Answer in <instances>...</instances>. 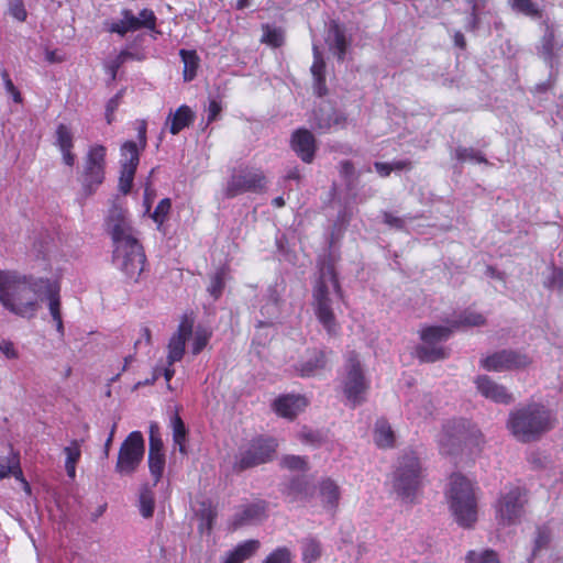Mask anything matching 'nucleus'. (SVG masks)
I'll list each match as a JSON object with an SVG mask.
<instances>
[{
	"mask_svg": "<svg viewBox=\"0 0 563 563\" xmlns=\"http://www.w3.org/2000/svg\"><path fill=\"white\" fill-rule=\"evenodd\" d=\"M106 231L112 240V261L129 282L137 283L144 269L146 256L126 208L113 203L104 219Z\"/></svg>",
	"mask_w": 563,
	"mask_h": 563,
	"instance_id": "f257e3e1",
	"label": "nucleus"
},
{
	"mask_svg": "<svg viewBox=\"0 0 563 563\" xmlns=\"http://www.w3.org/2000/svg\"><path fill=\"white\" fill-rule=\"evenodd\" d=\"M44 278L22 275L14 271H0V302L11 313L32 319L40 303L38 292Z\"/></svg>",
	"mask_w": 563,
	"mask_h": 563,
	"instance_id": "f03ea898",
	"label": "nucleus"
},
{
	"mask_svg": "<svg viewBox=\"0 0 563 563\" xmlns=\"http://www.w3.org/2000/svg\"><path fill=\"white\" fill-rule=\"evenodd\" d=\"M556 424V417L552 410L541 402L531 401L519 405L512 409L506 427L516 440L530 443L539 440L551 431Z\"/></svg>",
	"mask_w": 563,
	"mask_h": 563,
	"instance_id": "7ed1b4c3",
	"label": "nucleus"
},
{
	"mask_svg": "<svg viewBox=\"0 0 563 563\" xmlns=\"http://www.w3.org/2000/svg\"><path fill=\"white\" fill-rule=\"evenodd\" d=\"M314 312L329 334L336 333L338 323L333 313L334 299L341 298V288L330 255L318 262V273L312 290Z\"/></svg>",
	"mask_w": 563,
	"mask_h": 563,
	"instance_id": "20e7f679",
	"label": "nucleus"
},
{
	"mask_svg": "<svg viewBox=\"0 0 563 563\" xmlns=\"http://www.w3.org/2000/svg\"><path fill=\"white\" fill-rule=\"evenodd\" d=\"M424 478V471L416 452L404 451L396 464L391 476L394 493L404 503H415Z\"/></svg>",
	"mask_w": 563,
	"mask_h": 563,
	"instance_id": "39448f33",
	"label": "nucleus"
},
{
	"mask_svg": "<svg viewBox=\"0 0 563 563\" xmlns=\"http://www.w3.org/2000/svg\"><path fill=\"white\" fill-rule=\"evenodd\" d=\"M450 509L455 521L470 528L477 520V498L473 484L461 474H453L446 492Z\"/></svg>",
	"mask_w": 563,
	"mask_h": 563,
	"instance_id": "423d86ee",
	"label": "nucleus"
},
{
	"mask_svg": "<svg viewBox=\"0 0 563 563\" xmlns=\"http://www.w3.org/2000/svg\"><path fill=\"white\" fill-rule=\"evenodd\" d=\"M278 443L272 437L258 435L241 445L234 455L232 470L242 473L246 470L269 463L274 460Z\"/></svg>",
	"mask_w": 563,
	"mask_h": 563,
	"instance_id": "0eeeda50",
	"label": "nucleus"
},
{
	"mask_svg": "<svg viewBox=\"0 0 563 563\" xmlns=\"http://www.w3.org/2000/svg\"><path fill=\"white\" fill-rule=\"evenodd\" d=\"M341 386L351 407L354 408L365 401L369 384L365 377L358 354L354 351H350L345 355Z\"/></svg>",
	"mask_w": 563,
	"mask_h": 563,
	"instance_id": "6e6552de",
	"label": "nucleus"
},
{
	"mask_svg": "<svg viewBox=\"0 0 563 563\" xmlns=\"http://www.w3.org/2000/svg\"><path fill=\"white\" fill-rule=\"evenodd\" d=\"M452 333L450 324L424 328L420 334L423 343L416 350L418 358L428 363L446 358L449 351L439 343L445 342Z\"/></svg>",
	"mask_w": 563,
	"mask_h": 563,
	"instance_id": "1a4fd4ad",
	"label": "nucleus"
},
{
	"mask_svg": "<svg viewBox=\"0 0 563 563\" xmlns=\"http://www.w3.org/2000/svg\"><path fill=\"white\" fill-rule=\"evenodd\" d=\"M144 453L143 434L140 431L131 432L121 444L115 471L122 475L133 474L143 461Z\"/></svg>",
	"mask_w": 563,
	"mask_h": 563,
	"instance_id": "9d476101",
	"label": "nucleus"
},
{
	"mask_svg": "<svg viewBox=\"0 0 563 563\" xmlns=\"http://www.w3.org/2000/svg\"><path fill=\"white\" fill-rule=\"evenodd\" d=\"M527 504L526 490L521 487H510L503 494L497 505V518L504 526L515 525L520 521Z\"/></svg>",
	"mask_w": 563,
	"mask_h": 563,
	"instance_id": "9b49d317",
	"label": "nucleus"
},
{
	"mask_svg": "<svg viewBox=\"0 0 563 563\" xmlns=\"http://www.w3.org/2000/svg\"><path fill=\"white\" fill-rule=\"evenodd\" d=\"M266 179L262 172L252 168H242L234 172L230 177L224 195L227 198H234L245 192H262Z\"/></svg>",
	"mask_w": 563,
	"mask_h": 563,
	"instance_id": "f8f14e48",
	"label": "nucleus"
},
{
	"mask_svg": "<svg viewBox=\"0 0 563 563\" xmlns=\"http://www.w3.org/2000/svg\"><path fill=\"white\" fill-rule=\"evenodd\" d=\"M106 147L95 145L87 153L82 186L88 195H91L104 179Z\"/></svg>",
	"mask_w": 563,
	"mask_h": 563,
	"instance_id": "ddd939ff",
	"label": "nucleus"
},
{
	"mask_svg": "<svg viewBox=\"0 0 563 563\" xmlns=\"http://www.w3.org/2000/svg\"><path fill=\"white\" fill-rule=\"evenodd\" d=\"M530 363L528 355L515 350H501L481 360L482 367L492 372L520 369Z\"/></svg>",
	"mask_w": 563,
	"mask_h": 563,
	"instance_id": "4468645a",
	"label": "nucleus"
},
{
	"mask_svg": "<svg viewBox=\"0 0 563 563\" xmlns=\"http://www.w3.org/2000/svg\"><path fill=\"white\" fill-rule=\"evenodd\" d=\"M467 431V420L453 419L443 426L442 433L439 439L440 449L444 454H456L461 451L465 432Z\"/></svg>",
	"mask_w": 563,
	"mask_h": 563,
	"instance_id": "2eb2a0df",
	"label": "nucleus"
},
{
	"mask_svg": "<svg viewBox=\"0 0 563 563\" xmlns=\"http://www.w3.org/2000/svg\"><path fill=\"white\" fill-rule=\"evenodd\" d=\"M311 128L320 132H328L333 126L344 128L346 117L329 103H321L314 111L310 121Z\"/></svg>",
	"mask_w": 563,
	"mask_h": 563,
	"instance_id": "dca6fc26",
	"label": "nucleus"
},
{
	"mask_svg": "<svg viewBox=\"0 0 563 563\" xmlns=\"http://www.w3.org/2000/svg\"><path fill=\"white\" fill-rule=\"evenodd\" d=\"M330 354L331 352L327 350L308 349L295 368L301 377L314 376L327 367Z\"/></svg>",
	"mask_w": 563,
	"mask_h": 563,
	"instance_id": "f3484780",
	"label": "nucleus"
},
{
	"mask_svg": "<svg viewBox=\"0 0 563 563\" xmlns=\"http://www.w3.org/2000/svg\"><path fill=\"white\" fill-rule=\"evenodd\" d=\"M475 385L477 391L485 397L496 404L509 405L515 398L511 393L507 390V388L495 380H493L487 375H479L475 378Z\"/></svg>",
	"mask_w": 563,
	"mask_h": 563,
	"instance_id": "a211bd4d",
	"label": "nucleus"
},
{
	"mask_svg": "<svg viewBox=\"0 0 563 563\" xmlns=\"http://www.w3.org/2000/svg\"><path fill=\"white\" fill-rule=\"evenodd\" d=\"M192 330L194 321L185 317L178 325L177 332L173 334L168 343L167 363L169 366L183 358L186 341L192 334Z\"/></svg>",
	"mask_w": 563,
	"mask_h": 563,
	"instance_id": "6ab92c4d",
	"label": "nucleus"
},
{
	"mask_svg": "<svg viewBox=\"0 0 563 563\" xmlns=\"http://www.w3.org/2000/svg\"><path fill=\"white\" fill-rule=\"evenodd\" d=\"M325 42L329 49L336 56V59L344 62L351 45V38L346 36L345 26L336 20H331L328 25Z\"/></svg>",
	"mask_w": 563,
	"mask_h": 563,
	"instance_id": "aec40b11",
	"label": "nucleus"
},
{
	"mask_svg": "<svg viewBox=\"0 0 563 563\" xmlns=\"http://www.w3.org/2000/svg\"><path fill=\"white\" fill-rule=\"evenodd\" d=\"M291 148L302 162L311 163L317 150L313 134L307 129H298L291 135Z\"/></svg>",
	"mask_w": 563,
	"mask_h": 563,
	"instance_id": "412c9836",
	"label": "nucleus"
},
{
	"mask_svg": "<svg viewBox=\"0 0 563 563\" xmlns=\"http://www.w3.org/2000/svg\"><path fill=\"white\" fill-rule=\"evenodd\" d=\"M59 291L60 287L57 282L44 278L41 291L38 292V302L42 300L48 301V310L52 319L62 317Z\"/></svg>",
	"mask_w": 563,
	"mask_h": 563,
	"instance_id": "4be33fe9",
	"label": "nucleus"
},
{
	"mask_svg": "<svg viewBox=\"0 0 563 563\" xmlns=\"http://www.w3.org/2000/svg\"><path fill=\"white\" fill-rule=\"evenodd\" d=\"M306 405L305 397L300 395H285L274 401V409L279 416L294 419Z\"/></svg>",
	"mask_w": 563,
	"mask_h": 563,
	"instance_id": "5701e85b",
	"label": "nucleus"
},
{
	"mask_svg": "<svg viewBox=\"0 0 563 563\" xmlns=\"http://www.w3.org/2000/svg\"><path fill=\"white\" fill-rule=\"evenodd\" d=\"M265 518L264 503H255L245 505L238 511L232 520L233 529L258 522Z\"/></svg>",
	"mask_w": 563,
	"mask_h": 563,
	"instance_id": "b1692460",
	"label": "nucleus"
},
{
	"mask_svg": "<svg viewBox=\"0 0 563 563\" xmlns=\"http://www.w3.org/2000/svg\"><path fill=\"white\" fill-rule=\"evenodd\" d=\"M561 47L562 45L558 46L555 43L554 25L547 23L539 47V54L551 68L553 67V63L556 57V51Z\"/></svg>",
	"mask_w": 563,
	"mask_h": 563,
	"instance_id": "393cba45",
	"label": "nucleus"
},
{
	"mask_svg": "<svg viewBox=\"0 0 563 563\" xmlns=\"http://www.w3.org/2000/svg\"><path fill=\"white\" fill-rule=\"evenodd\" d=\"M258 540L251 539L239 543L232 551H229L222 563H242L252 558L260 549Z\"/></svg>",
	"mask_w": 563,
	"mask_h": 563,
	"instance_id": "a878e982",
	"label": "nucleus"
},
{
	"mask_svg": "<svg viewBox=\"0 0 563 563\" xmlns=\"http://www.w3.org/2000/svg\"><path fill=\"white\" fill-rule=\"evenodd\" d=\"M195 120L192 110L184 104L180 106L175 112H170L166 120V125L169 126V132L173 135L178 134L183 129L189 126Z\"/></svg>",
	"mask_w": 563,
	"mask_h": 563,
	"instance_id": "bb28decb",
	"label": "nucleus"
},
{
	"mask_svg": "<svg viewBox=\"0 0 563 563\" xmlns=\"http://www.w3.org/2000/svg\"><path fill=\"white\" fill-rule=\"evenodd\" d=\"M319 496L324 508L334 510L340 500V487L331 478L322 479L319 484Z\"/></svg>",
	"mask_w": 563,
	"mask_h": 563,
	"instance_id": "cd10ccee",
	"label": "nucleus"
},
{
	"mask_svg": "<svg viewBox=\"0 0 563 563\" xmlns=\"http://www.w3.org/2000/svg\"><path fill=\"white\" fill-rule=\"evenodd\" d=\"M452 332L457 329H466L472 327H482L486 323V318L476 311L466 309L460 312L456 318L448 320Z\"/></svg>",
	"mask_w": 563,
	"mask_h": 563,
	"instance_id": "c85d7f7f",
	"label": "nucleus"
},
{
	"mask_svg": "<svg viewBox=\"0 0 563 563\" xmlns=\"http://www.w3.org/2000/svg\"><path fill=\"white\" fill-rule=\"evenodd\" d=\"M375 443L379 448H393L395 444V434L389 423L384 420H377L374 431Z\"/></svg>",
	"mask_w": 563,
	"mask_h": 563,
	"instance_id": "c756f323",
	"label": "nucleus"
},
{
	"mask_svg": "<svg viewBox=\"0 0 563 563\" xmlns=\"http://www.w3.org/2000/svg\"><path fill=\"white\" fill-rule=\"evenodd\" d=\"M155 509L154 492L148 484H144L140 488L139 494V510L143 518L148 519L153 517Z\"/></svg>",
	"mask_w": 563,
	"mask_h": 563,
	"instance_id": "7c9ffc66",
	"label": "nucleus"
},
{
	"mask_svg": "<svg viewBox=\"0 0 563 563\" xmlns=\"http://www.w3.org/2000/svg\"><path fill=\"white\" fill-rule=\"evenodd\" d=\"M407 410L411 416L417 417H427L430 416L434 409V405L432 402L430 395H422L417 397V399H411L407 405Z\"/></svg>",
	"mask_w": 563,
	"mask_h": 563,
	"instance_id": "2f4dec72",
	"label": "nucleus"
},
{
	"mask_svg": "<svg viewBox=\"0 0 563 563\" xmlns=\"http://www.w3.org/2000/svg\"><path fill=\"white\" fill-rule=\"evenodd\" d=\"M179 55L184 63V79L191 81L196 75L199 66V57L196 51L180 49Z\"/></svg>",
	"mask_w": 563,
	"mask_h": 563,
	"instance_id": "473e14b6",
	"label": "nucleus"
},
{
	"mask_svg": "<svg viewBox=\"0 0 563 563\" xmlns=\"http://www.w3.org/2000/svg\"><path fill=\"white\" fill-rule=\"evenodd\" d=\"M302 561L305 563H316L321 554V543L312 537H308L301 541Z\"/></svg>",
	"mask_w": 563,
	"mask_h": 563,
	"instance_id": "72a5a7b5",
	"label": "nucleus"
},
{
	"mask_svg": "<svg viewBox=\"0 0 563 563\" xmlns=\"http://www.w3.org/2000/svg\"><path fill=\"white\" fill-rule=\"evenodd\" d=\"M121 166L137 168L140 163V148L133 141H126L121 146Z\"/></svg>",
	"mask_w": 563,
	"mask_h": 563,
	"instance_id": "f704fd0d",
	"label": "nucleus"
},
{
	"mask_svg": "<svg viewBox=\"0 0 563 563\" xmlns=\"http://www.w3.org/2000/svg\"><path fill=\"white\" fill-rule=\"evenodd\" d=\"M172 427H173V440L175 445H178L179 451L185 453V441L187 430L181 418L176 413L172 417Z\"/></svg>",
	"mask_w": 563,
	"mask_h": 563,
	"instance_id": "c9c22d12",
	"label": "nucleus"
},
{
	"mask_svg": "<svg viewBox=\"0 0 563 563\" xmlns=\"http://www.w3.org/2000/svg\"><path fill=\"white\" fill-rule=\"evenodd\" d=\"M211 335L212 331L210 329L202 325L196 328L191 347L194 355H198L207 346Z\"/></svg>",
	"mask_w": 563,
	"mask_h": 563,
	"instance_id": "e433bc0d",
	"label": "nucleus"
},
{
	"mask_svg": "<svg viewBox=\"0 0 563 563\" xmlns=\"http://www.w3.org/2000/svg\"><path fill=\"white\" fill-rule=\"evenodd\" d=\"M551 542V531L548 527L537 528L536 538L533 540L532 556H537L542 550L549 548Z\"/></svg>",
	"mask_w": 563,
	"mask_h": 563,
	"instance_id": "4c0bfd02",
	"label": "nucleus"
},
{
	"mask_svg": "<svg viewBox=\"0 0 563 563\" xmlns=\"http://www.w3.org/2000/svg\"><path fill=\"white\" fill-rule=\"evenodd\" d=\"M148 467L156 486L165 470V454H148Z\"/></svg>",
	"mask_w": 563,
	"mask_h": 563,
	"instance_id": "58836bf2",
	"label": "nucleus"
},
{
	"mask_svg": "<svg viewBox=\"0 0 563 563\" xmlns=\"http://www.w3.org/2000/svg\"><path fill=\"white\" fill-rule=\"evenodd\" d=\"M224 276L225 273L223 269L217 271L211 277H210V284L207 288L210 296L213 298V300H218L222 291L224 289Z\"/></svg>",
	"mask_w": 563,
	"mask_h": 563,
	"instance_id": "ea45409f",
	"label": "nucleus"
},
{
	"mask_svg": "<svg viewBox=\"0 0 563 563\" xmlns=\"http://www.w3.org/2000/svg\"><path fill=\"white\" fill-rule=\"evenodd\" d=\"M455 156L460 162H474V163L487 164V159L482 154V152H479L473 147L460 146L455 150Z\"/></svg>",
	"mask_w": 563,
	"mask_h": 563,
	"instance_id": "a19ab883",
	"label": "nucleus"
},
{
	"mask_svg": "<svg viewBox=\"0 0 563 563\" xmlns=\"http://www.w3.org/2000/svg\"><path fill=\"white\" fill-rule=\"evenodd\" d=\"M55 135H56L55 143L60 151L62 150L67 151V148H73V146H74L73 133L67 125H65L63 123L58 124L56 128Z\"/></svg>",
	"mask_w": 563,
	"mask_h": 563,
	"instance_id": "79ce46f5",
	"label": "nucleus"
},
{
	"mask_svg": "<svg viewBox=\"0 0 563 563\" xmlns=\"http://www.w3.org/2000/svg\"><path fill=\"white\" fill-rule=\"evenodd\" d=\"M514 10L531 18H540L541 12L532 0H510Z\"/></svg>",
	"mask_w": 563,
	"mask_h": 563,
	"instance_id": "37998d69",
	"label": "nucleus"
},
{
	"mask_svg": "<svg viewBox=\"0 0 563 563\" xmlns=\"http://www.w3.org/2000/svg\"><path fill=\"white\" fill-rule=\"evenodd\" d=\"M262 42L267 43L274 47H279L284 43V33L278 27H272L269 25L263 26Z\"/></svg>",
	"mask_w": 563,
	"mask_h": 563,
	"instance_id": "c03bdc74",
	"label": "nucleus"
},
{
	"mask_svg": "<svg viewBox=\"0 0 563 563\" xmlns=\"http://www.w3.org/2000/svg\"><path fill=\"white\" fill-rule=\"evenodd\" d=\"M484 443V435L482 431L473 423L467 420V431L465 432V439L463 446H481Z\"/></svg>",
	"mask_w": 563,
	"mask_h": 563,
	"instance_id": "a18cd8bd",
	"label": "nucleus"
},
{
	"mask_svg": "<svg viewBox=\"0 0 563 563\" xmlns=\"http://www.w3.org/2000/svg\"><path fill=\"white\" fill-rule=\"evenodd\" d=\"M292 554L287 547H279L271 552L262 563H291Z\"/></svg>",
	"mask_w": 563,
	"mask_h": 563,
	"instance_id": "49530a36",
	"label": "nucleus"
},
{
	"mask_svg": "<svg viewBox=\"0 0 563 563\" xmlns=\"http://www.w3.org/2000/svg\"><path fill=\"white\" fill-rule=\"evenodd\" d=\"M135 172L136 168L134 167L121 166L119 189L122 194L126 195L130 192L133 185Z\"/></svg>",
	"mask_w": 563,
	"mask_h": 563,
	"instance_id": "de8ad7c7",
	"label": "nucleus"
},
{
	"mask_svg": "<svg viewBox=\"0 0 563 563\" xmlns=\"http://www.w3.org/2000/svg\"><path fill=\"white\" fill-rule=\"evenodd\" d=\"M466 563H499V560L492 550H485L481 553L470 551L466 555Z\"/></svg>",
	"mask_w": 563,
	"mask_h": 563,
	"instance_id": "09e8293b",
	"label": "nucleus"
},
{
	"mask_svg": "<svg viewBox=\"0 0 563 563\" xmlns=\"http://www.w3.org/2000/svg\"><path fill=\"white\" fill-rule=\"evenodd\" d=\"M170 208H172L170 199L169 198L162 199L151 216L152 219L154 220V222H156L159 225L163 224L170 211Z\"/></svg>",
	"mask_w": 563,
	"mask_h": 563,
	"instance_id": "8fccbe9b",
	"label": "nucleus"
},
{
	"mask_svg": "<svg viewBox=\"0 0 563 563\" xmlns=\"http://www.w3.org/2000/svg\"><path fill=\"white\" fill-rule=\"evenodd\" d=\"M280 464L291 471H303L307 467V461L299 455H285Z\"/></svg>",
	"mask_w": 563,
	"mask_h": 563,
	"instance_id": "3c124183",
	"label": "nucleus"
},
{
	"mask_svg": "<svg viewBox=\"0 0 563 563\" xmlns=\"http://www.w3.org/2000/svg\"><path fill=\"white\" fill-rule=\"evenodd\" d=\"M313 64L311 66V74L313 78L323 77L325 71V63L323 60L322 54L319 51L317 45H313Z\"/></svg>",
	"mask_w": 563,
	"mask_h": 563,
	"instance_id": "603ef678",
	"label": "nucleus"
},
{
	"mask_svg": "<svg viewBox=\"0 0 563 563\" xmlns=\"http://www.w3.org/2000/svg\"><path fill=\"white\" fill-rule=\"evenodd\" d=\"M384 223L389 225L390 228H395L397 230H404L406 228L407 220H412L411 217H396L390 212H383Z\"/></svg>",
	"mask_w": 563,
	"mask_h": 563,
	"instance_id": "864d4df0",
	"label": "nucleus"
},
{
	"mask_svg": "<svg viewBox=\"0 0 563 563\" xmlns=\"http://www.w3.org/2000/svg\"><path fill=\"white\" fill-rule=\"evenodd\" d=\"M66 454L65 464H77L80 459V444L77 440L71 441L69 446L64 448Z\"/></svg>",
	"mask_w": 563,
	"mask_h": 563,
	"instance_id": "5fc2aeb1",
	"label": "nucleus"
},
{
	"mask_svg": "<svg viewBox=\"0 0 563 563\" xmlns=\"http://www.w3.org/2000/svg\"><path fill=\"white\" fill-rule=\"evenodd\" d=\"M12 468H16L15 473L21 474L19 455L15 453H12V456L9 459L7 464L0 463V479L8 477L10 475Z\"/></svg>",
	"mask_w": 563,
	"mask_h": 563,
	"instance_id": "6e6d98bb",
	"label": "nucleus"
},
{
	"mask_svg": "<svg viewBox=\"0 0 563 563\" xmlns=\"http://www.w3.org/2000/svg\"><path fill=\"white\" fill-rule=\"evenodd\" d=\"M471 5V14L467 20L466 30L475 31L479 26L478 11L481 10L479 0L467 2Z\"/></svg>",
	"mask_w": 563,
	"mask_h": 563,
	"instance_id": "4d7b16f0",
	"label": "nucleus"
},
{
	"mask_svg": "<svg viewBox=\"0 0 563 563\" xmlns=\"http://www.w3.org/2000/svg\"><path fill=\"white\" fill-rule=\"evenodd\" d=\"M1 77H2V80H3V85H4V89L5 91L12 96L14 102H21L22 98H21V93L20 91L15 88L13 81L11 80L10 76H9V73L4 69L2 70L1 73Z\"/></svg>",
	"mask_w": 563,
	"mask_h": 563,
	"instance_id": "13d9d810",
	"label": "nucleus"
},
{
	"mask_svg": "<svg viewBox=\"0 0 563 563\" xmlns=\"http://www.w3.org/2000/svg\"><path fill=\"white\" fill-rule=\"evenodd\" d=\"M122 98V91L117 92L106 106V120L108 124H111L113 121V113L118 109Z\"/></svg>",
	"mask_w": 563,
	"mask_h": 563,
	"instance_id": "bf43d9fd",
	"label": "nucleus"
},
{
	"mask_svg": "<svg viewBox=\"0 0 563 563\" xmlns=\"http://www.w3.org/2000/svg\"><path fill=\"white\" fill-rule=\"evenodd\" d=\"M139 19H141V22L145 29H148L151 31H155L156 33H158V31H156V29H155L156 27V16L152 10L143 9L139 14Z\"/></svg>",
	"mask_w": 563,
	"mask_h": 563,
	"instance_id": "052dcab7",
	"label": "nucleus"
},
{
	"mask_svg": "<svg viewBox=\"0 0 563 563\" xmlns=\"http://www.w3.org/2000/svg\"><path fill=\"white\" fill-rule=\"evenodd\" d=\"M122 16L125 18V23L128 24V29L130 30V32L144 27V25L141 22V19H139V16H135L131 10H122Z\"/></svg>",
	"mask_w": 563,
	"mask_h": 563,
	"instance_id": "680f3d73",
	"label": "nucleus"
},
{
	"mask_svg": "<svg viewBox=\"0 0 563 563\" xmlns=\"http://www.w3.org/2000/svg\"><path fill=\"white\" fill-rule=\"evenodd\" d=\"M308 486H309L308 483L303 478L297 477L290 482L289 490L292 494L303 495V497H307L308 496Z\"/></svg>",
	"mask_w": 563,
	"mask_h": 563,
	"instance_id": "e2e57ef3",
	"label": "nucleus"
},
{
	"mask_svg": "<svg viewBox=\"0 0 563 563\" xmlns=\"http://www.w3.org/2000/svg\"><path fill=\"white\" fill-rule=\"evenodd\" d=\"M548 287L558 288L559 290H563V271L560 268H553L551 276L547 283Z\"/></svg>",
	"mask_w": 563,
	"mask_h": 563,
	"instance_id": "0e129e2a",
	"label": "nucleus"
},
{
	"mask_svg": "<svg viewBox=\"0 0 563 563\" xmlns=\"http://www.w3.org/2000/svg\"><path fill=\"white\" fill-rule=\"evenodd\" d=\"M10 13L18 21H24L26 19V11L24 9L22 0H12L10 2Z\"/></svg>",
	"mask_w": 563,
	"mask_h": 563,
	"instance_id": "69168bd1",
	"label": "nucleus"
},
{
	"mask_svg": "<svg viewBox=\"0 0 563 563\" xmlns=\"http://www.w3.org/2000/svg\"><path fill=\"white\" fill-rule=\"evenodd\" d=\"M279 295L276 287H269L267 289V308H272V314H278L279 308Z\"/></svg>",
	"mask_w": 563,
	"mask_h": 563,
	"instance_id": "338daca9",
	"label": "nucleus"
},
{
	"mask_svg": "<svg viewBox=\"0 0 563 563\" xmlns=\"http://www.w3.org/2000/svg\"><path fill=\"white\" fill-rule=\"evenodd\" d=\"M300 439L303 442L317 444L322 441V434L319 431L310 430V429H302L300 434Z\"/></svg>",
	"mask_w": 563,
	"mask_h": 563,
	"instance_id": "774afa93",
	"label": "nucleus"
}]
</instances>
